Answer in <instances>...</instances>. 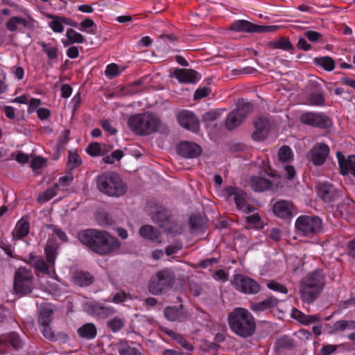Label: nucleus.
Returning <instances> with one entry per match:
<instances>
[{"label": "nucleus", "instance_id": "1", "mask_svg": "<svg viewBox=\"0 0 355 355\" xmlns=\"http://www.w3.org/2000/svg\"><path fill=\"white\" fill-rule=\"evenodd\" d=\"M77 236L83 245L101 256L116 253L121 248L120 241L107 231L87 229L79 232Z\"/></svg>", "mask_w": 355, "mask_h": 355}, {"label": "nucleus", "instance_id": "2", "mask_svg": "<svg viewBox=\"0 0 355 355\" xmlns=\"http://www.w3.org/2000/svg\"><path fill=\"white\" fill-rule=\"evenodd\" d=\"M128 125L137 135H149L155 132L167 134L169 132L168 127L151 112L131 115L128 120Z\"/></svg>", "mask_w": 355, "mask_h": 355}, {"label": "nucleus", "instance_id": "3", "mask_svg": "<svg viewBox=\"0 0 355 355\" xmlns=\"http://www.w3.org/2000/svg\"><path fill=\"white\" fill-rule=\"evenodd\" d=\"M227 320L232 331L239 337H250L255 331V319L246 309L235 308L229 313Z\"/></svg>", "mask_w": 355, "mask_h": 355}, {"label": "nucleus", "instance_id": "4", "mask_svg": "<svg viewBox=\"0 0 355 355\" xmlns=\"http://www.w3.org/2000/svg\"><path fill=\"white\" fill-rule=\"evenodd\" d=\"M325 275L323 271L316 269L304 277L300 284V294L303 302L311 303L323 290Z\"/></svg>", "mask_w": 355, "mask_h": 355}, {"label": "nucleus", "instance_id": "5", "mask_svg": "<svg viewBox=\"0 0 355 355\" xmlns=\"http://www.w3.org/2000/svg\"><path fill=\"white\" fill-rule=\"evenodd\" d=\"M97 187L102 193L110 196H120L126 191V187L118 174L103 173L96 179Z\"/></svg>", "mask_w": 355, "mask_h": 355}, {"label": "nucleus", "instance_id": "6", "mask_svg": "<svg viewBox=\"0 0 355 355\" xmlns=\"http://www.w3.org/2000/svg\"><path fill=\"white\" fill-rule=\"evenodd\" d=\"M175 279V273L171 270H159L151 277L148 285V291L153 295H160L172 288Z\"/></svg>", "mask_w": 355, "mask_h": 355}, {"label": "nucleus", "instance_id": "7", "mask_svg": "<svg viewBox=\"0 0 355 355\" xmlns=\"http://www.w3.org/2000/svg\"><path fill=\"white\" fill-rule=\"evenodd\" d=\"M44 252L47 263L42 257H35L32 254L29 256V262L36 270L44 274L50 275L51 269L54 267L57 255V248L54 245L48 244L44 248Z\"/></svg>", "mask_w": 355, "mask_h": 355}, {"label": "nucleus", "instance_id": "8", "mask_svg": "<svg viewBox=\"0 0 355 355\" xmlns=\"http://www.w3.org/2000/svg\"><path fill=\"white\" fill-rule=\"evenodd\" d=\"M322 223L318 216H301L295 221V227L303 236H313L322 230Z\"/></svg>", "mask_w": 355, "mask_h": 355}, {"label": "nucleus", "instance_id": "9", "mask_svg": "<svg viewBox=\"0 0 355 355\" xmlns=\"http://www.w3.org/2000/svg\"><path fill=\"white\" fill-rule=\"evenodd\" d=\"M33 275L31 270L20 267L15 272L14 289L17 293L29 294L33 288Z\"/></svg>", "mask_w": 355, "mask_h": 355}, {"label": "nucleus", "instance_id": "10", "mask_svg": "<svg viewBox=\"0 0 355 355\" xmlns=\"http://www.w3.org/2000/svg\"><path fill=\"white\" fill-rule=\"evenodd\" d=\"M252 105L249 102H241L236 109L227 116L225 126L228 130H233L239 126L247 116L252 111Z\"/></svg>", "mask_w": 355, "mask_h": 355}, {"label": "nucleus", "instance_id": "11", "mask_svg": "<svg viewBox=\"0 0 355 355\" xmlns=\"http://www.w3.org/2000/svg\"><path fill=\"white\" fill-rule=\"evenodd\" d=\"M232 285L237 291L248 295H254L260 291L259 284L254 279L242 274H236L231 280Z\"/></svg>", "mask_w": 355, "mask_h": 355}, {"label": "nucleus", "instance_id": "12", "mask_svg": "<svg viewBox=\"0 0 355 355\" xmlns=\"http://www.w3.org/2000/svg\"><path fill=\"white\" fill-rule=\"evenodd\" d=\"M302 123L318 128L320 129H327L331 127L333 123L331 119L323 113L307 112L300 116Z\"/></svg>", "mask_w": 355, "mask_h": 355}, {"label": "nucleus", "instance_id": "13", "mask_svg": "<svg viewBox=\"0 0 355 355\" xmlns=\"http://www.w3.org/2000/svg\"><path fill=\"white\" fill-rule=\"evenodd\" d=\"M225 194L229 197L234 196V202L238 209L244 213H250L254 210V207L249 205L246 201V193L238 190L237 188L230 187L225 189Z\"/></svg>", "mask_w": 355, "mask_h": 355}, {"label": "nucleus", "instance_id": "14", "mask_svg": "<svg viewBox=\"0 0 355 355\" xmlns=\"http://www.w3.org/2000/svg\"><path fill=\"white\" fill-rule=\"evenodd\" d=\"M318 196L325 202H333L340 197L339 191L329 182H320L317 185Z\"/></svg>", "mask_w": 355, "mask_h": 355}, {"label": "nucleus", "instance_id": "15", "mask_svg": "<svg viewBox=\"0 0 355 355\" xmlns=\"http://www.w3.org/2000/svg\"><path fill=\"white\" fill-rule=\"evenodd\" d=\"M179 124L188 130L198 132L199 130V121L197 117L190 111L183 110L178 115Z\"/></svg>", "mask_w": 355, "mask_h": 355}, {"label": "nucleus", "instance_id": "16", "mask_svg": "<svg viewBox=\"0 0 355 355\" xmlns=\"http://www.w3.org/2000/svg\"><path fill=\"white\" fill-rule=\"evenodd\" d=\"M340 172L342 175H352L355 178V155H349L347 158L340 151L336 153Z\"/></svg>", "mask_w": 355, "mask_h": 355}, {"label": "nucleus", "instance_id": "17", "mask_svg": "<svg viewBox=\"0 0 355 355\" xmlns=\"http://www.w3.org/2000/svg\"><path fill=\"white\" fill-rule=\"evenodd\" d=\"M178 153L180 155L186 158H195L201 154V148L198 144L182 141L178 146Z\"/></svg>", "mask_w": 355, "mask_h": 355}, {"label": "nucleus", "instance_id": "18", "mask_svg": "<svg viewBox=\"0 0 355 355\" xmlns=\"http://www.w3.org/2000/svg\"><path fill=\"white\" fill-rule=\"evenodd\" d=\"M164 314L166 318L171 322H185L189 319V314L183 309V305L179 306H167L164 309Z\"/></svg>", "mask_w": 355, "mask_h": 355}, {"label": "nucleus", "instance_id": "19", "mask_svg": "<svg viewBox=\"0 0 355 355\" xmlns=\"http://www.w3.org/2000/svg\"><path fill=\"white\" fill-rule=\"evenodd\" d=\"M55 306L50 303H43L38 311L37 322L39 325L50 324L53 319Z\"/></svg>", "mask_w": 355, "mask_h": 355}, {"label": "nucleus", "instance_id": "20", "mask_svg": "<svg viewBox=\"0 0 355 355\" xmlns=\"http://www.w3.org/2000/svg\"><path fill=\"white\" fill-rule=\"evenodd\" d=\"M329 148L327 145L320 144L315 145L311 150V161L315 166L322 165L329 154Z\"/></svg>", "mask_w": 355, "mask_h": 355}, {"label": "nucleus", "instance_id": "21", "mask_svg": "<svg viewBox=\"0 0 355 355\" xmlns=\"http://www.w3.org/2000/svg\"><path fill=\"white\" fill-rule=\"evenodd\" d=\"M256 131L252 134V137L255 141H262L267 136L269 128L268 121L263 117L257 118L254 122Z\"/></svg>", "mask_w": 355, "mask_h": 355}, {"label": "nucleus", "instance_id": "22", "mask_svg": "<svg viewBox=\"0 0 355 355\" xmlns=\"http://www.w3.org/2000/svg\"><path fill=\"white\" fill-rule=\"evenodd\" d=\"M293 210V204L286 200H279L273 206L274 214L282 218H288L292 216Z\"/></svg>", "mask_w": 355, "mask_h": 355}, {"label": "nucleus", "instance_id": "23", "mask_svg": "<svg viewBox=\"0 0 355 355\" xmlns=\"http://www.w3.org/2000/svg\"><path fill=\"white\" fill-rule=\"evenodd\" d=\"M94 281V277L88 272L78 270L72 275V282L74 284L80 286H88Z\"/></svg>", "mask_w": 355, "mask_h": 355}, {"label": "nucleus", "instance_id": "24", "mask_svg": "<svg viewBox=\"0 0 355 355\" xmlns=\"http://www.w3.org/2000/svg\"><path fill=\"white\" fill-rule=\"evenodd\" d=\"M279 300L276 297L270 296L259 302H251L250 309L254 312H262L277 306Z\"/></svg>", "mask_w": 355, "mask_h": 355}, {"label": "nucleus", "instance_id": "25", "mask_svg": "<svg viewBox=\"0 0 355 355\" xmlns=\"http://www.w3.org/2000/svg\"><path fill=\"white\" fill-rule=\"evenodd\" d=\"M173 74L180 83H193L197 79V73L193 69H178L174 71Z\"/></svg>", "mask_w": 355, "mask_h": 355}, {"label": "nucleus", "instance_id": "26", "mask_svg": "<svg viewBox=\"0 0 355 355\" xmlns=\"http://www.w3.org/2000/svg\"><path fill=\"white\" fill-rule=\"evenodd\" d=\"M250 186L253 191L263 192L271 189L273 183L266 178L254 176L251 178Z\"/></svg>", "mask_w": 355, "mask_h": 355}, {"label": "nucleus", "instance_id": "27", "mask_svg": "<svg viewBox=\"0 0 355 355\" xmlns=\"http://www.w3.org/2000/svg\"><path fill=\"white\" fill-rule=\"evenodd\" d=\"M30 224L27 219L22 218L16 224L12 232L13 238L15 240L21 239L26 236L29 233Z\"/></svg>", "mask_w": 355, "mask_h": 355}, {"label": "nucleus", "instance_id": "28", "mask_svg": "<svg viewBox=\"0 0 355 355\" xmlns=\"http://www.w3.org/2000/svg\"><path fill=\"white\" fill-rule=\"evenodd\" d=\"M139 234L141 237L149 239L155 243H160V234L154 227L146 225H143L139 229Z\"/></svg>", "mask_w": 355, "mask_h": 355}, {"label": "nucleus", "instance_id": "29", "mask_svg": "<svg viewBox=\"0 0 355 355\" xmlns=\"http://www.w3.org/2000/svg\"><path fill=\"white\" fill-rule=\"evenodd\" d=\"M150 214L152 220L157 223L166 221L169 218V211L164 207L158 205L150 207Z\"/></svg>", "mask_w": 355, "mask_h": 355}, {"label": "nucleus", "instance_id": "30", "mask_svg": "<svg viewBox=\"0 0 355 355\" xmlns=\"http://www.w3.org/2000/svg\"><path fill=\"white\" fill-rule=\"evenodd\" d=\"M230 30L236 32L256 33V24L246 20H236L231 24Z\"/></svg>", "mask_w": 355, "mask_h": 355}, {"label": "nucleus", "instance_id": "31", "mask_svg": "<svg viewBox=\"0 0 355 355\" xmlns=\"http://www.w3.org/2000/svg\"><path fill=\"white\" fill-rule=\"evenodd\" d=\"M30 22L26 19L15 16L9 19L6 23V28L10 31H16L20 30V26L27 27L29 26Z\"/></svg>", "mask_w": 355, "mask_h": 355}, {"label": "nucleus", "instance_id": "32", "mask_svg": "<svg viewBox=\"0 0 355 355\" xmlns=\"http://www.w3.org/2000/svg\"><path fill=\"white\" fill-rule=\"evenodd\" d=\"M78 333L80 337L89 340L96 337L97 331L94 324L87 323L78 329Z\"/></svg>", "mask_w": 355, "mask_h": 355}, {"label": "nucleus", "instance_id": "33", "mask_svg": "<svg viewBox=\"0 0 355 355\" xmlns=\"http://www.w3.org/2000/svg\"><path fill=\"white\" fill-rule=\"evenodd\" d=\"M3 341L10 344L15 349H21L24 346V341L20 338L19 335L15 332L8 334Z\"/></svg>", "mask_w": 355, "mask_h": 355}, {"label": "nucleus", "instance_id": "34", "mask_svg": "<svg viewBox=\"0 0 355 355\" xmlns=\"http://www.w3.org/2000/svg\"><path fill=\"white\" fill-rule=\"evenodd\" d=\"M315 64L322 67L326 71H332L335 67L334 60L329 56L315 58Z\"/></svg>", "mask_w": 355, "mask_h": 355}, {"label": "nucleus", "instance_id": "35", "mask_svg": "<svg viewBox=\"0 0 355 355\" xmlns=\"http://www.w3.org/2000/svg\"><path fill=\"white\" fill-rule=\"evenodd\" d=\"M269 46L272 49H279L284 51L293 50V45L291 44L288 38L282 37L277 41L271 42Z\"/></svg>", "mask_w": 355, "mask_h": 355}, {"label": "nucleus", "instance_id": "36", "mask_svg": "<svg viewBox=\"0 0 355 355\" xmlns=\"http://www.w3.org/2000/svg\"><path fill=\"white\" fill-rule=\"evenodd\" d=\"M47 17L53 19L52 21L49 23V26L53 31L56 33H62L64 30L62 17H57L50 14L47 15Z\"/></svg>", "mask_w": 355, "mask_h": 355}, {"label": "nucleus", "instance_id": "37", "mask_svg": "<svg viewBox=\"0 0 355 355\" xmlns=\"http://www.w3.org/2000/svg\"><path fill=\"white\" fill-rule=\"evenodd\" d=\"M38 44L42 47L43 51L46 53L49 59H56L58 56V48L50 44H46L42 41L38 42Z\"/></svg>", "mask_w": 355, "mask_h": 355}, {"label": "nucleus", "instance_id": "38", "mask_svg": "<svg viewBox=\"0 0 355 355\" xmlns=\"http://www.w3.org/2000/svg\"><path fill=\"white\" fill-rule=\"evenodd\" d=\"M119 355H144L140 347L122 345L119 349Z\"/></svg>", "mask_w": 355, "mask_h": 355}, {"label": "nucleus", "instance_id": "39", "mask_svg": "<svg viewBox=\"0 0 355 355\" xmlns=\"http://www.w3.org/2000/svg\"><path fill=\"white\" fill-rule=\"evenodd\" d=\"M279 159L282 162L293 159V155L291 148L288 146H282L278 151Z\"/></svg>", "mask_w": 355, "mask_h": 355}, {"label": "nucleus", "instance_id": "40", "mask_svg": "<svg viewBox=\"0 0 355 355\" xmlns=\"http://www.w3.org/2000/svg\"><path fill=\"white\" fill-rule=\"evenodd\" d=\"M56 188L53 186L52 187L48 188L43 193H40L37 197V201L40 203H44L51 199H52L54 196H55Z\"/></svg>", "mask_w": 355, "mask_h": 355}, {"label": "nucleus", "instance_id": "41", "mask_svg": "<svg viewBox=\"0 0 355 355\" xmlns=\"http://www.w3.org/2000/svg\"><path fill=\"white\" fill-rule=\"evenodd\" d=\"M66 36L72 43L81 44L85 41L83 35L72 28H69L67 31Z\"/></svg>", "mask_w": 355, "mask_h": 355}, {"label": "nucleus", "instance_id": "42", "mask_svg": "<svg viewBox=\"0 0 355 355\" xmlns=\"http://www.w3.org/2000/svg\"><path fill=\"white\" fill-rule=\"evenodd\" d=\"M82 163L81 159L80 156L78 155L76 152H73L70 150L69 152L68 157V166L71 169H73L78 166H79Z\"/></svg>", "mask_w": 355, "mask_h": 355}, {"label": "nucleus", "instance_id": "43", "mask_svg": "<svg viewBox=\"0 0 355 355\" xmlns=\"http://www.w3.org/2000/svg\"><path fill=\"white\" fill-rule=\"evenodd\" d=\"M324 102L325 98L321 93H312L309 97V103L311 105L322 106Z\"/></svg>", "mask_w": 355, "mask_h": 355}, {"label": "nucleus", "instance_id": "44", "mask_svg": "<svg viewBox=\"0 0 355 355\" xmlns=\"http://www.w3.org/2000/svg\"><path fill=\"white\" fill-rule=\"evenodd\" d=\"M354 206V202L349 199H345L343 202L337 205V208L340 213L343 215L344 214L352 213L351 207Z\"/></svg>", "mask_w": 355, "mask_h": 355}, {"label": "nucleus", "instance_id": "45", "mask_svg": "<svg viewBox=\"0 0 355 355\" xmlns=\"http://www.w3.org/2000/svg\"><path fill=\"white\" fill-rule=\"evenodd\" d=\"M121 72L119 66L115 63L108 64L105 71L106 76L110 79L116 77Z\"/></svg>", "mask_w": 355, "mask_h": 355}, {"label": "nucleus", "instance_id": "46", "mask_svg": "<svg viewBox=\"0 0 355 355\" xmlns=\"http://www.w3.org/2000/svg\"><path fill=\"white\" fill-rule=\"evenodd\" d=\"M73 177L70 175L62 176L58 179V181L54 184V187L57 189L64 190L73 181Z\"/></svg>", "mask_w": 355, "mask_h": 355}, {"label": "nucleus", "instance_id": "47", "mask_svg": "<svg viewBox=\"0 0 355 355\" xmlns=\"http://www.w3.org/2000/svg\"><path fill=\"white\" fill-rule=\"evenodd\" d=\"M107 326L113 332H117L123 327L124 322L122 320L114 318L108 321Z\"/></svg>", "mask_w": 355, "mask_h": 355}, {"label": "nucleus", "instance_id": "48", "mask_svg": "<svg viewBox=\"0 0 355 355\" xmlns=\"http://www.w3.org/2000/svg\"><path fill=\"white\" fill-rule=\"evenodd\" d=\"M277 346L279 349H291L293 346V340L287 336H282L277 341Z\"/></svg>", "mask_w": 355, "mask_h": 355}, {"label": "nucleus", "instance_id": "49", "mask_svg": "<svg viewBox=\"0 0 355 355\" xmlns=\"http://www.w3.org/2000/svg\"><path fill=\"white\" fill-rule=\"evenodd\" d=\"M246 221L248 223L253 225L256 228H262L263 227L261 217L258 214H254L247 216Z\"/></svg>", "mask_w": 355, "mask_h": 355}, {"label": "nucleus", "instance_id": "50", "mask_svg": "<svg viewBox=\"0 0 355 355\" xmlns=\"http://www.w3.org/2000/svg\"><path fill=\"white\" fill-rule=\"evenodd\" d=\"M267 286L270 290H273L275 291H277L284 294L288 293V289L285 286L280 284L279 283L275 281H270V282H268Z\"/></svg>", "mask_w": 355, "mask_h": 355}, {"label": "nucleus", "instance_id": "51", "mask_svg": "<svg viewBox=\"0 0 355 355\" xmlns=\"http://www.w3.org/2000/svg\"><path fill=\"white\" fill-rule=\"evenodd\" d=\"M87 152L92 156L100 155L101 154L100 144L97 142L91 143L87 148Z\"/></svg>", "mask_w": 355, "mask_h": 355}, {"label": "nucleus", "instance_id": "52", "mask_svg": "<svg viewBox=\"0 0 355 355\" xmlns=\"http://www.w3.org/2000/svg\"><path fill=\"white\" fill-rule=\"evenodd\" d=\"M189 224L193 230L200 229L202 225V219L200 216L192 215L189 218Z\"/></svg>", "mask_w": 355, "mask_h": 355}, {"label": "nucleus", "instance_id": "53", "mask_svg": "<svg viewBox=\"0 0 355 355\" xmlns=\"http://www.w3.org/2000/svg\"><path fill=\"white\" fill-rule=\"evenodd\" d=\"M42 327V332L43 336L49 340H55V335L49 324L40 325Z\"/></svg>", "mask_w": 355, "mask_h": 355}, {"label": "nucleus", "instance_id": "54", "mask_svg": "<svg viewBox=\"0 0 355 355\" xmlns=\"http://www.w3.org/2000/svg\"><path fill=\"white\" fill-rule=\"evenodd\" d=\"M96 310L98 311V313L99 315H103L105 316L113 314L114 313V309L110 306H103L101 304H97L96 306Z\"/></svg>", "mask_w": 355, "mask_h": 355}, {"label": "nucleus", "instance_id": "55", "mask_svg": "<svg viewBox=\"0 0 355 355\" xmlns=\"http://www.w3.org/2000/svg\"><path fill=\"white\" fill-rule=\"evenodd\" d=\"M338 348V346L336 345H323L320 349V355H331L334 354Z\"/></svg>", "mask_w": 355, "mask_h": 355}, {"label": "nucleus", "instance_id": "56", "mask_svg": "<svg viewBox=\"0 0 355 355\" xmlns=\"http://www.w3.org/2000/svg\"><path fill=\"white\" fill-rule=\"evenodd\" d=\"M210 89L207 87H203L198 89L194 94V99L198 100L207 96L210 93Z\"/></svg>", "mask_w": 355, "mask_h": 355}, {"label": "nucleus", "instance_id": "57", "mask_svg": "<svg viewBox=\"0 0 355 355\" xmlns=\"http://www.w3.org/2000/svg\"><path fill=\"white\" fill-rule=\"evenodd\" d=\"M304 35L309 39V41L313 42L319 41L322 37V34L313 31H306L304 33Z\"/></svg>", "mask_w": 355, "mask_h": 355}, {"label": "nucleus", "instance_id": "58", "mask_svg": "<svg viewBox=\"0 0 355 355\" xmlns=\"http://www.w3.org/2000/svg\"><path fill=\"white\" fill-rule=\"evenodd\" d=\"M175 341L181 345L182 347L188 350L192 351L193 347V345L189 343L182 335H179L176 338Z\"/></svg>", "mask_w": 355, "mask_h": 355}, {"label": "nucleus", "instance_id": "59", "mask_svg": "<svg viewBox=\"0 0 355 355\" xmlns=\"http://www.w3.org/2000/svg\"><path fill=\"white\" fill-rule=\"evenodd\" d=\"M128 297V294L124 291L115 293L112 299V302L116 304L124 302Z\"/></svg>", "mask_w": 355, "mask_h": 355}, {"label": "nucleus", "instance_id": "60", "mask_svg": "<svg viewBox=\"0 0 355 355\" xmlns=\"http://www.w3.org/2000/svg\"><path fill=\"white\" fill-rule=\"evenodd\" d=\"M278 29L277 26H261L256 25V33L275 32Z\"/></svg>", "mask_w": 355, "mask_h": 355}, {"label": "nucleus", "instance_id": "61", "mask_svg": "<svg viewBox=\"0 0 355 355\" xmlns=\"http://www.w3.org/2000/svg\"><path fill=\"white\" fill-rule=\"evenodd\" d=\"M44 164L45 160L44 159L40 157H37L32 160L31 166L33 169L35 170L42 168Z\"/></svg>", "mask_w": 355, "mask_h": 355}, {"label": "nucleus", "instance_id": "62", "mask_svg": "<svg viewBox=\"0 0 355 355\" xmlns=\"http://www.w3.org/2000/svg\"><path fill=\"white\" fill-rule=\"evenodd\" d=\"M80 31H83V30H85V29H87V28H93V27H95L96 28V25L94 24V21L91 19H86L85 20H83L80 24Z\"/></svg>", "mask_w": 355, "mask_h": 355}, {"label": "nucleus", "instance_id": "63", "mask_svg": "<svg viewBox=\"0 0 355 355\" xmlns=\"http://www.w3.org/2000/svg\"><path fill=\"white\" fill-rule=\"evenodd\" d=\"M297 46L303 51H309L311 48V44H309L304 37L299 39Z\"/></svg>", "mask_w": 355, "mask_h": 355}, {"label": "nucleus", "instance_id": "64", "mask_svg": "<svg viewBox=\"0 0 355 355\" xmlns=\"http://www.w3.org/2000/svg\"><path fill=\"white\" fill-rule=\"evenodd\" d=\"M347 320H338L334 324V329L335 331H344L347 329Z\"/></svg>", "mask_w": 355, "mask_h": 355}]
</instances>
